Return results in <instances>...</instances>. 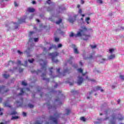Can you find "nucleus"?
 <instances>
[{
  "label": "nucleus",
  "mask_w": 124,
  "mask_h": 124,
  "mask_svg": "<svg viewBox=\"0 0 124 124\" xmlns=\"http://www.w3.org/2000/svg\"><path fill=\"white\" fill-rule=\"evenodd\" d=\"M86 79L87 80H88V81H92V82H95V80L89 79L88 77H86Z\"/></svg>",
  "instance_id": "32"
},
{
  "label": "nucleus",
  "mask_w": 124,
  "mask_h": 124,
  "mask_svg": "<svg viewBox=\"0 0 124 124\" xmlns=\"http://www.w3.org/2000/svg\"><path fill=\"white\" fill-rule=\"evenodd\" d=\"M78 72L79 73H83V70L81 68H79L78 69Z\"/></svg>",
  "instance_id": "37"
},
{
  "label": "nucleus",
  "mask_w": 124,
  "mask_h": 124,
  "mask_svg": "<svg viewBox=\"0 0 124 124\" xmlns=\"http://www.w3.org/2000/svg\"><path fill=\"white\" fill-rule=\"evenodd\" d=\"M34 34V31H30L29 33V44H31V43H32L31 46H33L34 44H33V40L34 42H37L38 41V38H33L32 37L33 36V35Z\"/></svg>",
  "instance_id": "5"
},
{
  "label": "nucleus",
  "mask_w": 124,
  "mask_h": 124,
  "mask_svg": "<svg viewBox=\"0 0 124 124\" xmlns=\"http://www.w3.org/2000/svg\"><path fill=\"white\" fill-rule=\"evenodd\" d=\"M23 115L24 116V117H26L27 116V113H26V112H23Z\"/></svg>",
  "instance_id": "60"
},
{
  "label": "nucleus",
  "mask_w": 124,
  "mask_h": 124,
  "mask_svg": "<svg viewBox=\"0 0 124 124\" xmlns=\"http://www.w3.org/2000/svg\"><path fill=\"white\" fill-rule=\"evenodd\" d=\"M65 114H62L56 112L53 116H50L49 117L50 121H52V123L54 124H58L59 123V118H63Z\"/></svg>",
  "instance_id": "4"
},
{
  "label": "nucleus",
  "mask_w": 124,
  "mask_h": 124,
  "mask_svg": "<svg viewBox=\"0 0 124 124\" xmlns=\"http://www.w3.org/2000/svg\"><path fill=\"white\" fill-rule=\"evenodd\" d=\"M78 16V15H74L73 17L69 16V18L68 19V21L70 22V23H73L76 21V18Z\"/></svg>",
  "instance_id": "7"
},
{
  "label": "nucleus",
  "mask_w": 124,
  "mask_h": 124,
  "mask_svg": "<svg viewBox=\"0 0 124 124\" xmlns=\"http://www.w3.org/2000/svg\"><path fill=\"white\" fill-rule=\"evenodd\" d=\"M23 70H24V69H23L22 68H19V71L20 73H21V72H23Z\"/></svg>",
  "instance_id": "55"
},
{
  "label": "nucleus",
  "mask_w": 124,
  "mask_h": 124,
  "mask_svg": "<svg viewBox=\"0 0 124 124\" xmlns=\"http://www.w3.org/2000/svg\"><path fill=\"white\" fill-rule=\"evenodd\" d=\"M28 62H29L30 63H32V62H34V59H32L31 60L29 59Z\"/></svg>",
  "instance_id": "35"
},
{
  "label": "nucleus",
  "mask_w": 124,
  "mask_h": 124,
  "mask_svg": "<svg viewBox=\"0 0 124 124\" xmlns=\"http://www.w3.org/2000/svg\"><path fill=\"white\" fill-rule=\"evenodd\" d=\"M102 57V56L101 55H98V57H96V56H94V54H91L89 57H88L87 58V59H88V60H95V59H98V58L99 57Z\"/></svg>",
  "instance_id": "8"
},
{
  "label": "nucleus",
  "mask_w": 124,
  "mask_h": 124,
  "mask_svg": "<svg viewBox=\"0 0 124 124\" xmlns=\"http://www.w3.org/2000/svg\"><path fill=\"white\" fill-rule=\"evenodd\" d=\"M120 78L121 80H124V75H120Z\"/></svg>",
  "instance_id": "45"
},
{
  "label": "nucleus",
  "mask_w": 124,
  "mask_h": 124,
  "mask_svg": "<svg viewBox=\"0 0 124 124\" xmlns=\"http://www.w3.org/2000/svg\"><path fill=\"white\" fill-rule=\"evenodd\" d=\"M54 39H55V42H59V41H60V39L58 37H55Z\"/></svg>",
  "instance_id": "40"
},
{
  "label": "nucleus",
  "mask_w": 124,
  "mask_h": 124,
  "mask_svg": "<svg viewBox=\"0 0 124 124\" xmlns=\"http://www.w3.org/2000/svg\"><path fill=\"white\" fill-rule=\"evenodd\" d=\"M52 11V8L51 7H48L47 8V11Z\"/></svg>",
  "instance_id": "58"
},
{
  "label": "nucleus",
  "mask_w": 124,
  "mask_h": 124,
  "mask_svg": "<svg viewBox=\"0 0 124 124\" xmlns=\"http://www.w3.org/2000/svg\"><path fill=\"white\" fill-rule=\"evenodd\" d=\"M90 31H93V29H87L86 26H82L79 29L77 34H74L73 32H71L69 35L70 37H80L82 36L83 40H89V38L91 37L90 34H86L87 32H90Z\"/></svg>",
  "instance_id": "1"
},
{
  "label": "nucleus",
  "mask_w": 124,
  "mask_h": 124,
  "mask_svg": "<svg viewBox=\"0 0 124 124\" xmlns=\"http://www.w3.org/2000/svg\"><path fill=\"white\" fill-rule=\"evenodd\" d=\"M114 51H115V49L114 48H111L108 50V52H109L110 54L113 53Z\"/></svg>",
  "instance_id": "28"
},
{
  "label": "nucleus",
  "mask_w": 124,
  "mask_h": 124,
  "mask_svg": "<svg viewBox=\"0 0 124 124\" xmlns=\"http://www.w3.org/2000/svg\"><path fill=\"white\" fill-rule=\"evenodd\" d=\"M65 112H66L65 115H69V114L70 113V109L68 108L66 109Z\"/></svg>",
  "instance_id": "25"
},
{
  "label": "nucleus",
  "mask_w": 124,
  "mask_h": 124,
  "mask_svg": "<svg viewBox=\"0 0 124 124\" xmlns=\"http://www.w3.org/2000/svg\"><path fill=\"white\" fill-rule=\"evenodd\" d=\"M57 72L59 74H61V73L60 72V68L57 69Z\"/></svg>",
  "instance_id": "56"
},
{
  "label": "nucleus",
  "mask_w": 124,
  "mask_h": 124,
  "mask_svg": "<svg viewBox=\"0 0 124 124\" xmlns=\"http://www.w3.org/2000/svg\"><path fill=\"white\" fill-rule=\"evenodd\" d=\"M34 16V14H32L31 15V16H30V17H29V19H30V20H31V19H32V18H33V16Z\"/></svg>",
  "instance_id": "44"
},
{
  "label": "nucleus",
  "mask_w": 124,
  "mask_h": 124,
  "mask_svg": "<svg viewBox=\"0 0 124 124\" xmlns=\"http://www.w3.org/2000/svg\"><path fill=\"white\" fill-rule=\"evenodd\" d=\"M74 52L75 54H79V52L78 51V49L76 47L74 48Z\"/></svg>",
  "instance_id": "26"
},
{
  "label": "nucleus",
  "mask_w": 124,
  "mask_h": 124,
  "mask_svg": "<svg viewBox=\"0 0 124 124\" xmlns=\"http://www.w3.org/2000/svg\"><path fill=\"white\" fill-rule=\"evenodd\" d=\"M82 9H79V10H78V13H79V14H80V15L82 14Z\"/></svg>",
  "instance_id": "51"
},
{
  "label": "nucleus",
  "mask_w": 124,
  "mask_h": 124,
  "mask_svg": "<svg viewBox=\"0 0 124 124\" xmlns=\"http://www.w3.org/2000/svg\"><path fill=\"white\" fill-rule=\"evenodd\" d=\"M91 18L89 17H86L85 18V22L87 23V25H89L90 23H91Z\"/></svg>",
  "instance_id": "17"
},
{
  "label": "nucleus",
  "mask_w": 124,
  "mask_h": 124,
  "mask_svg": "<svg viewBox=\"0 0 124 124\" xmlns=\"http://www.w3.org/2000/svg\"><path fill=\"white\" fill-rule=\"evenodd\" d=\"M58 31L59 33H60V34H62V35H63L64 34V32L61 31L60 30H58Z\"/></svg>",
  "instance_id": "29"
},
{
  "label": "nucleus",
  "mask_w": 124,
  "mask_h": 124,
  "mask_svg": "<svg viewBox=\"0 0 124 124\" xmlns=\"http://www.w3.org/2000/svg\"><path fill=\"white\" fill-rule=\"evenodd\" d=\"M22 86H27V82H26L25 81H23L22 82Z\"/></svg>",
  "instance_id": "41"
},
{
  "label": "nucleus",
  "mask_w": 124,
  "mask_h": 124,
  "mask_svg": "<svg viewBox=\"0 0 124 124\" xmlns=\"http://www.w3.org/2000/svg\"><path fill=\"white\" fill-rule=\"evenodd\" d=\"M105 114L106 115V118L103 120V121H107V120H109V117H108V116H109V114H110V110H108L105 111Z\"/></svg>",
  "instance_id": "12"
},
{
  "label": "nucleus",
  "mask_w": 124,
  "mask_h": 124,
  "mask_svg": "<svg viewBox=\"0 0 124 124\" xmlns=\"http://www.w3.org/2000/svg\"><path fill=\"white\" fill-rule=\"evenodd\" d=\"M116 56L115 54H111L108 57V60H114L115 59Z\"/></svg>",
  "instance_id": "20"
},
{
  "label": "nucleus",
  "mask_w": 124,
  "mask_h": 124,
  "mask_svg": "<svg viewBox=\"0 0 124 124\" xmlns=\"http://www.w3.org/2000/svg\"><path fill=\"white\" fill-rule=\"evenodd\" d=\"M100 91L101 92H103V90L101 89V87L96 86L93 90V92H97V91Z\"/></svg>",
  "instance_id": "13"
},
{
  "label": "nucleus",
  "mask_w": 124,
  "mask_h": 124,
  "mask_svg": "<svg viewBox=\"0 0 124 124\" xmlns=\"http://www.w3.org/2000/svg\"><path fill=\"white\" fill-rule=\"evenodd\" d=\"M59 13H62L63 10H65V8L64 7H59Z\"/></svg>",
  "instance_id": "19"
},
{
  "label": "nucleus",
  "mask_w": 124,
  "mask_h": 124,
  "mask_svg": "<svg viewBox=\"0 0 124 124\" xmlns=\"http://www.w3.org/2000/svg\"><path fill=\"white\" fill-rule=\"evenodd\" d=\"M32 4H35L36 3V2L34 0V1H32Z\"/></svg>",
  "instance_id": "62"
},
{
  "label": "nucleus",
  "mask_w": 124,
  "mask_h": 124,
  "mask_svg": "<svg viewBox=\"0 0 124 124\" xmlns=\"http://www.w3.org/2000/svg\"><path fill=\"white\" fill-rule=\"evenodd\" d=\"M16 103L17 107H22L23 106V98L20 97V101H16Z\"/></svg>",
  "instance_id": "9"
},
{
  "label": "nucleus",
  "mask_w": 124,
  "mask_h": 124,
  "mask_svg": "<svg viewBox=\"0 0 124 124\" xmlns=\"http://www.w3.org/2000/svg\"><path fill=\"white\" fill-rule=\"evenodd\" d=\"M46 2L48 3V4H50L52 3V1H51V0H48L47 1H46Z\"/></svg>",
  "instance_id": "49"
},
{
  "label": "nucleus",
  "mask_w": 124,
  "mask_h": 124,
  "mask_svg": "<svg viewBox=\"0 0 124 124\" xmlns=\"http://www.w3.org/2000/svg\"><path fill=\"white\" fill-rule=\"evenodd\" d=\"M47 107L48 109H51L52 110H56L57 108V107L55 106H51V105H47Z\"/></svg>",
  "instance_id": "14"
},
{
  "label": "nucleus",
  "mask_w": 124,
  "mask_h": 124,
  "mask_svg": "<svg viewBox=\"0 0 124 124\" xmlns=\"http://www.w3.org/2000/svg\"><path fill=\"white\" fill-rule=\"evenodd\" d=\"M43 50H44V51H47V48H46V47H44Z\"/></svg>",
  "instance_id": "64"
},
{
  "label": "nucleus",
  "mask_w": 124,
  "mask_h": 124,
  "mask_svg": "<svg viewBox=\"0 0 124 124\" xmlns=\"http://www.w3.org/2000/svg\"><path fill=\"white\" fill-rule=\"evenodd\" d=\"M79 64H80V65H81V66H82L83 65V63L82 62L80 61L79 62Z\"/></svg>",
  "instance_id": "63"
},
{
  "label": "nucleus",
  "mask_w": 124,
  "mask_h": 124,
  "mask_svg": "<svg viewBox=\"0 0 124 124\" xmlns=\"http://www.w3.org/2000/svg\"><path fill=\"white\" fill-rule=\"evenodd\" d=\"M35 124H42V123L39 122V121H37L35 122Z\"/></svg>",
  "instance_id": "57"
},
{
  "label": "nucleus",
  "mask_w": 124,
  "mask_h": 124,
  "mask_svg": "<svg viewBox=\"0 0 124 124\" xmlns=\"http://www.w3.org/2000/svg\"><path fill=\"white\" fill-rule=\"evenodd\" d=\"M106 60L105 59H102L101 60H100L99 62H104Z\"/></svg>",
  "instance_id": "48"
},
{
  "label": "nucleus",
  "mask_w": 124,
  "mask_h": 124,
  "mask_svg": "<svg viewBox=\"0 0 124 124\" xmlns=\"http://www.w3.org/2000/svg\"><path fill=\"white\" fill-rule=\"evenodd\" d=\"M28 107H29L30 108H33V106L32 105V104H29Z\"/></svg>",
  "instance_id": "47"
},
{
  "label": "nucleus",
  "mask_w": 124,
  "mask_h": 124,
  "mask_svg": "<svg viewBox=\"0 0 124 124\" xmlns=\"http://www.w3.org/2000/svg\"><path fill=\"white\" fill-rule=\"evenodd\" d=\"M9 114H10V115H16V114H17V112L14 111L11 113H9Z\"/></svg>",
  "instance_id": "33"
},
{
  "label": "nucleus",
  "mask_w": 124,
  "mask_h": 124,
  "mask_svg": "<svg viewBox=\"0 0 124 124\" xmlns=\"http://www.w3.org/2000/svg\"><path fill=\"white\" fill-rule=\"evenodd\" d=\"M73 66H74L75 68H77V67H78V65H77V64L73 65Z\"/></svg>",
  "instance_id": "61"
},
{
  "label": "nucleus",
  "mask_w": 124,
  "mask_h": 124,
  "mask_svg": "<svg viewBox=\"0 0 124 124\" xmlns=\"http://www.w3.org/2000/svg\"><path fill=\"white\" fill-rule=\"evenodd\" d=\"M18 119H19V116H12L11 120L12 121H13L14 120H17Z\"/></svg>",
  "instance_id": "23"
},
{
  "label": "nucleus",
  "mask_w": 124,
  "mask_h": 124,
  "mask_svg": "<svg viewBox=\"0 0 124 124\" xmlns=\"http://www.w3.org/2000/svg\"><path fill=\"white\" fill-rule=\"evenodd\" d=\"M62 44H59L58 45V48H61V47H62Z\"/></svg>",
  "instance_id": "52"
},
{
  "label": "nucleus",
  "mask_w": 124,
  "mask_h": 124,
  "mask_svg": "<svg viewBox=\"0 0 124 124\" xmlns=\"http://www.w3.org/2000/svg\"><path fill=\"white\" fill-rule=\"evenodd\" d=\"M23 94H24V89L23 88H21L20 89V93H19L17 95V98H19L20 96H21V95H23Z\"/></svg>",
  "instance_id": "15"
},
{
  "label": "nucleus",
  "mask_w": 124,
  "mask_h": 124,
  "mask_svg": "<svg viewBox=\"0 0 124 124\" xmlns=\"http://www.w3.org/2000/svg\"><path fill=\"white\" fill-rule=\"evenodd\" d=\"M102 121H103L102 119H97V121L94 122V124H101V123H102Z\"/></svg>",
  "instance_id": "18"
},
{
  "label": "nucleus",
  "mask_w": 124,
  "mask_h": 124,
  "mask_svg": "<svg viewBox=\"0 0 124 124\" xmlns=\"http://www.w3.org/2000/svg\"><path fill=\"white\" fill-rule=\"evenodd\" d=\"M83 81H84V78H83V77L78 76V85H80L82 83H83Z\"/></svg>",
  "instance_id": "11"
},
{
  "label": "nucleus",
  "mask_w": 124,
  "mask_h": 124,
  "mask_svg": "<svg viewBox=\"0 0 124 124\" xmlns=\"http://www.w3.org/2000/svg\"><path fill=\"white\" fill-rule=\"evenodd\" d=\"M35 10L33 9V8L29 7L27 9L28 12H30L31 13H32L33 12H34Z\"/></svg>",
  "instance_id": "16"
},
{
  "label": "nucleus",
  "mask_w": 124,
  "mask_h": 124,
  "mask_svg": "<svg viewBox=\"0 0 124 124\" xmlns=\"http://www.w3.org/2000/svg\"><path fill=\"white\" fill-rule=\"evenodd\" d=\"M17 53H18L19 55H22V54H23V52H21V51H20V50H18V51H17Z\"/></svg>",
  "instance_id": "53"
},
{
  "label": "nucleus",
  "mask_w": 124,
  "mask_h": 124,
  "mask_svg": "<svg viewBox=\"0 0 124 124\" xmlns=\"http://www.w3.org/2000/svg\"><path fill=\"white\" fill-rule=\"evenodd\" d=\"M48 56L51 57L53 62H55V63H57V62H59V60L56 59V57L59 56V53L55 52L52 53H49L48 54Z\"/></svg>",
  "instance_id": "6"
},
{
  "label": "nucleus",
  "mask_w": 124,
  "mask_h": 124,
  "mask_svg": "<svg viewBox=\"0 0 124 124\" xmlns=\"http://www.w3.org/2000/svg\"><path fill=\"white\" fill-rule=\"evenodd\" d=\"M8 92V89H6L5 87H0V93H7Z\"/></svg>",
  "instance_id": "10"
},
{
  "label": "nucleus",
  "mask_w": 124,
  "mask_h": 124,
  "mask_svg": "<svg viewBox=\"0 0 124 124\" xmlns=\"http://www.w3.org/2000/svg\"><path fill=\"white\" fill-rule=\"evenodd\" d=\"M91 47L92 49H95L96 48V45H91Z\"/></svg>",
  "instance_id": "39"
},
{
  "label": "nucleus",
  "mask_w": 124,
  "mask_h": 124,
  "mask_svg": "<svg viewBox=\"0 0 124 124\" xmlns=\"http://www.w3.org/2000/svg\"><path fill=\"white\" fill-rule=\"evenodd\" d=\"M72 59H73V58L71 57V58H70V60L68 61V62L69 63H72V62L71 61V60H72Z\"/></svg>",
  "instance_id": "50"
},
{
  "label": "nucleus",
  "mask_w": 124,
  "mask_h": 124,
  "mask_svg": "<svg viewBox=\"0 0 124 124\" xmlns=\"http://www.w3.org/2000/svg\"><path fill=\"white\" fill-rule=\"evenodd\" d=\"M27 19V16H24L23 17L18 20V23H11L10 24H6V27L8 28V31H10V29L12 30H17L18 27H19V24H22V23H25Z\"/></svg>",
  "instance_id": "3"
},
{
  "label": "nucleus",
  "mask_w": 124,
  "mask_h": 124,
  "mask_svg": "<svg viewBox=\"0 0 124 124\" xmlns=\"http://www.w3.org/2000/svg\"><path fill=\"white\" fill-rule=\"evenodd\" d=\"M50 21H51V22H54V19H55V16H52L50 17H49Z\"/></svg>",
  "instance_id": "27"
},
{
  "label": "nucleus",
  "mask_w": 124,
  "mask_h": 124,
  "mask_svg": "<svg viewBox=\"0 0 124 124\" xmlns=\"http://www.w3.org/2000/svg\"><path fill=\"white\" fill-rule=\"evenodd\" d=\"M28 52H30L31 48H28L26 51H25V53H27V56L28 57H30V56L28 54Z\"/></svg>",
  "instance_id": "46"
},
{
  "label": "nucleus",
  "mask_w": 124,
  "mask_h": 124,
  "mask_svg": "<svg viewBox=\"0 0 124 124\" xmlns=\"http://www.w3.org/2000/svg\"><path fill=\"white\" fill-rule=\"evenodd\" d=\"M14 4H15V7H17L18 6V4L16 2H14Z\"/></svg>",
  "instance_id": "54"
},
{
  "label": "nucleus",
  "mask_w": 124,
  "mask_h": 124,
  "mask_svg": "<svg viewBox=\"0 0 124 124\" xmlns=\"http://www.w3.org/2000/svg\"><path fill=\"white\" fill-rule=\"evenodd\" d=\"M40 63L41 64V66L42 67L41 68V70H38L37 71H35V70H32L31 71V73H35V74H36L37 75H38V73H39V72H42L44 71V73L42 74V75H41V77L42 78H43V77H44V76H45V75H46V66L47 65V61H43L42 60H41L40 61Z\"/></svg>",
  "instance_id": "2"
},
{
  "label": "nucleus",
  "mask_w": 124,
  "mask_h": 124,
  "mask_svg": "<svg viewBox=\"0 0 124 124\" xmlns=\"http://www.w3.org/2000/svg\"><path fill=\"white\" fill-rule=\"evenodd\" d=\"M55 102H57L58 104H62V103L61 102V101L59 99L56 100Z\"/></svg>",
  "instance_id": "38"
},
{
  "label": "nucleus",
  "mask_w": 124,
  "mask_h": 124,
  "mask_svg": "<svg viewBox=\"0 0 124 124\" xmlns=\"http://www.w3.org/2000/svg\"><path fill=\"white\" fill-rule=\"evenodd\" d=\"M62 19H60L58 21L56 22V24H57V25H60V24L62 23Z\"/></svg>",
  "instance_id": "30"
},
{
  "label": "nucleus",
  "mask_w": 124,
  "mask_h": 124,
  "mask_svg": "<svg viewBox=\"0 0 124 124\" xmlns=\"http://www.w3.org/2000/svg\"><path fill=\"white\" fill-rule=\"evenodd\" d=\"M65 73H68V69H66V70H65L64 71V73H63V74H62V76H64L65 75H64V74H65Z\"/></svg>",
  "instance_id": "36"
},
{
  "label": "nucleus",
  "mask_w": 124,
  "mask_h": 124,
  "mask_svg": "<svg viewBox=\"0 0 124 124\" xmlns=\"http://www.w3.org/2000/svg\"><path fill=\"white\" fill-rule=\"evenodd\" d=\"M3 77H4V78L6 79L7 78H8V77H9V74H6V73H5V74H3Z\"/></svg>",
  "instance_id": "24"
},
{
  "label": "nucleus",
  "mask_w": 124,
  "mask_h": 124,
  "mask_svg": "<svg viewBox=\"0 0 124 124\" xmlns=\"http://www.w3.org/2000/svg\"><path fill=\"white\" fill-rule=\"evenodd\" d=\"M25 64L24 65V66H27L28 65V61H25Z\"/></svg>",
  "instance_id": "59"
},
{
  "label": "nucleus",
  "mask_w": 124,
  "mask_h": 124,
  "mask_svg": "<svg viewBox=\"0 0 124 124\" xmlns=\"http://www.w3.org/2000/svg\"><path fill=\"white\" fill-rule=\"evenodd\" d=\"M4 105L5 107H8L9 108H11V106L8 104V103H4Z\"/></svg>",
  "instance_id": "22"
},
{
  "label": "nucleus",
  "mask_w": 124,
  "mask_h": 124,
  "mask_svg": "<svg viewBox=\"0 0 124 124\" xmlns=\"http://www.w3.org/2000/svg\"><path fill=\"white\" fill-rule=\"evenodd\" d=\"M17 65H23V64H22L21 61L18 60L17 62Z\"/></svg>",
  "instance_id": "31"
},
{
  "label": "nucleus",
  "mask_w": 124,
  "mask_h": 124,
  "mask_svg": "<svg viewBox=\"0 0 124 124\" xmlns=\"http://www.w3.org/2000/svg\"><path fill=\"white\" fill-rule=\"evenodd\" d=\"M80 121H82V122H86V119L84 117H82L80 118Z\"/></svg>",
  "instance_id": "34"
},
{
  "label": "nucleus",
  "mask_w": 124,
  "mask_h": 124,
  "mask_svg": "<svg viewBox=\"0 0 124 124\" xmlns=\"http://www.w3.org/2000/svg\"><path fill=\"white\" fill-rule=\"evenodd\" d=\"M55 47H56V45H52L48 48V50H51V49H53V48H55Z\"/></svg>",
  "instance_id": "42"
},
{
  "label": "nucleus",
  "mask_w": 124,
  "mask_h": 124,
  "mask_svg": "<svg viewBox=\"0 0 124 124\" xmlns=\"http://www.w3.org/2000/svg\"><path fill=\"white\" fill-rule=\"evenodd\" d=\"M53 69V67L49 69V72H50V74H49V75L50 76V77L51 78H55L56 77H53V76H52V73H53V72H52V70Z\"/></svg>",
  "instance_id": "21"
},
{
  "label": "nucleus",
  "mask_w": 124,
  "mask_h": 124,
  "mask_svg": "<svg viewBox=\"0 0 124 124\" xmlns=\"http://www.w3.org/2000/svg\"><path fill=\"white\" fill-rule=\"evenodd\" d=\"M97 2L98 3H100V4H102L103 1L102 0H97Z\"/></svg>",
  "instance_id": "43"
}]
</instances>
